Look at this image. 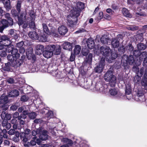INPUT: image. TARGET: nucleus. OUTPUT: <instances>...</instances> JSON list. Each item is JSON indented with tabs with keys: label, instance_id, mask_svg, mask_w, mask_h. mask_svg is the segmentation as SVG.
I'll return each mask as SVG.
<instances>
[{
	"label": "nucleus",
	"instance_id": "obj_1",
	"mask_svg": "<svg viewBox=\"0 0 147 147\" xmlns=\"http://www.w3.org/2000/svg\"><path fill=\"white\" fill-rule=\"evenodd\" d=\"M104 79L106 81L109 82L111 87L115 86L116 82V78L113 75V72L112 71L109 70L106 72L104 76Z\"/></svg>",
	"mask_w": 147,
	"mask_h": 147
},
{
	"label": "nucleus",
	"instance_id": "obj_2",
	"mask_svg": "<svg viewBox=\"0 0 147 147\" xmlns=\"http://www.w3.org/2000/svg\"><path fill=\"white\" fill-rule=\"evenodd\" d=\"M45 49L51 50L55 54L58 55L60 53L61 48L59 45L55 46L54 45H48L46 46Z\"/></svg>",
	"mask_w": 147,
	"mask_h": 147
},
{
	"label": "nucleus",
	"instance_id": "obj_3",
	"mask_svg": "<svg viewBox=\"0 0 147 147\" xmlns=\"http://www.w3.org/2000/svg\"><path fill=\"white\" fill-rule=\"evenodd\" d=\"M7 59L8 61L11 63V64L12 66L16 67H19L21 65V63L19 61L16 59V57L13 55H8L7 56Z\"/></svg>",
	"mask_w": 147,
	"mask_h": 147
},
{
	"label": "nucleus",
	"instance_id": "obj_4",
	"mask_svg": "<svg viewBox=\"0 0 147 147\" xmlns=\"http://www.w3.org/2000/svg\"><path fill=\"white\" fill-rule=\"evenodd\" d=\"M105 59L103 57L102 58L99 64L95 68V71L96 72L100 73L102 71L105 65Z\"/></svg>",
	"mask_w": 147,
	"mask_h": 147
},
{
	"label": "nucleus",
	"instance_id": "obj_5",
	"mask_svg": "<svg viewBox=\"0 0 147 147\" xmlns=\"http://www.w3.org/2000/svg\"><path fill=\"white\" fill-rule=\"evenodd\" d=\"M101 53L107 59V57H109L111 50L109 47L107 46H102L100 48Z\"/></svg>",
	"mask_w": 147,
	"mask_h": 147
},
{
	"label": "nucleus",
	"instance_id": "obj_6",
	"mask_svg": "<svg viewBox=\"0 0 147 147\" xmlns=\"http://www.w3.org/2000/svg\"><path fill=\"white\" fill-rule=\"evenodd\" d=\"M26 14L25 12H22L20 13V17H18V24L19 26L23 24L24 20L26 19Z\"/></svg>",
	"mask_w": 147,
	"mask_h": 147
},
{
	"label": "nucleus",
	"instance_id": "obj_7",
	"mask_svg": "<svg viewBox=\"0 0 147 147\" xmlns=\"http://www.w3.org/2000/svg\"><path fill=\"white\" fill-rule=\"evenodd\" d=\"M99 86L96 85V88L97 89L98 91H99L100 92L106 93L108 91V86L107 85L104 84V85H100V87H98Z\"/></svg>",
	"mask_w": 147,
	"mask_h": 147
},
{
	"label": "nucleus",
	"instance_id": "obj_8",
	"mask_svg": "<svg viewBox=\"0 0 147 147\" xmlns=\"http://www.w3.org/2000/svg\"><path fill=\"white\" fill-rule=\"evenodd\" d=\"M120 39L118 37V36L116 38L112 39L111 41V45L114 48H117L119 46Z\"/></svg>",
	"mask_w": 147,
	"mask_h": 147
},
{
	"label": "nucleus",
	"instance_id": "obj_9",
	"mask_svg": "<svg viewBox=\"0 0 147 147\" xmlns=\"http://www.w3.org/2000/svg\"><path fill=\"white\" fill-rule=\"evenodd\" d=\"M58 31L60 35H64L67 32L68 29L65 26H61L59 27Z\"/></svg>",
	"mask_w": 147,
	"mask_h": 147
},
{
	"label": "nucleus",
	"instance_id": "obj_10",
	"mask_svg": "<svg viewBox=\"0 0 147 147\" xmlns=\"http://www.w3.org/2000/svg\"><path fill=\"white\" fill-rule=\"evenodd\" d=\"M68 23L70 25H75L76 24V21L77 20V18H75L74 16H72L71 15H70L67 18Z\"/></svg>",
	"mask_w": 147,
	"mask_h": 147
},
{
	"label": "nucleus",
	"instance_id": "obj_11",
	"mask_svg": "<svg viewBox=\"0 0 147 147\" xmlns=\"http://www.w3.org/2000/svg\"><path fill=\"white\" fill-rule=\"evenodd\" d=\"M43 52V56L45 58H50L53 55V52L51 50H47L46 49Z\"/></svg>",
	"mask_w": 147,
	"mask_h": 147
},
{
	"label": "nucleus",
	"instance_id": "obj_12",
	"mask_svg": "<svg viewBox=\"0 0 147 147\" xmlns=\"http://www.w3.org/2000/svg\"><path fill=\"white\" fill-rule=\"evenodd\" d=\"M111 56H109V57H107L106 60L109 63H111L112 61L115 59L117 57V55L115 53L111 52Z\"/></svg>",
	"mask_w": 147,
	"mask_h": 147
},
{
	"label": "nucleus",
	"instance_id": "obj_13",
	"mask_svg": "<svg viewBox=\"0 0 147 147\" xmlns=\"http://www.w3.org/2000/svg\"><path fill=\"white\" fill-rule=\"evenodd\" d=\"M9 34L15 39H18V35L16 33V31L13 29H11L9 31Z\"/></svg>",
	"mask_w": 147,
	"mask_h": 147
},
{
	"label": "nucleus",
	"instance_id": "obj_14",
	"mask_svg": "<svg viewBox=\"0 0 147 147\" xmlns=\"http://www.w3.org/2000/svg\"><path fill=\"white\" fill-rule=\"evenodd\" d=\"M86 42L88 47L89 49H92L94 47V40L91 38H88Z\"/></svg>",
	"mask_w": 147,
	"mask_h": 147
},
{
	"label": "nucleus",
	"instance_id": "obj_15",
	"mask_svg": "<svg viewBox=\"0 0 147 147\" xmlns=\"http://www.w3.org/2000/svg\"><path fill=\"white\" fill-rule=\"evenodd\" d=\"M42 133L39 136V138L41 140H45L47 139L48 136L47 134L48 132L46 130L43 131Z\"/></svg>",
	"mask_w": 147,
	"mask_h": 147
},
{
	"label": "nucleus",
	"instance_id": "obj_16",
	"mask_svg": "<svg viewBox=\"0 0 147 147\" xmlns=\"http://www.w3.org/2000/svg\"><path fill=\"white\" fill-rule=\"evenodd\" d=\"M29 36L33 40H37L38 36L37 33L35 31H31L28 34Z\"/></svg>",
	"mask_w": 147,
	"mask_h": 147
},
{
	"label": "nucleus",
	"instance_id": "obj_17",
	"mask_svg": "<svg viewBox=\"0 0 147 147\" xmlns=\"http://www.w3.org/2000/svg\"><path fill=\"white\" fill-rule=\"evenodd\" d=\"M62 47L64 49L70 51L72 49V44L68 42H65L63 44Z\"/></svg>",
	"mask_w": 147,
	"mask_h": 147
},
{
	"label": "nucleus",
	"instance_id": "obj_18",
	"mask_svg": "<svg viewBox=\"0 0 147 147\" xmlns=\"http://www.w3.org/2000/svg\"><path fill=\"white\" fill-rule=\"evenodd\" d=\"M47 34H48L45 33H41L40 36H38V38L37 39L41 42H46L47 40Z\"/></svg>",
	"mask_w": 147,
	"mask_h": 147
},
{
	"label": "nucleus",
	"instance_id": "obj_19",
	"mask_svg": "<svg viewBox=\"0 0 147 147\" xmlns=\"http://www.w3.org/2000/svg\"><path fill=\"white\" fill-rule=\"evenodd\" d=\"M3 3L5 8L7 11H9L11 8L10 1L9 0H3Z\"/></svg>",
	"mask_w": 147,
	"mask_h": 147
},
{
	"label": "nucleus",
	"instance_id": "obj_20",
	"mask_svg": "<svg viewBox=\"0 0 147 147\" xmlns=\"http://www.w3.org/2000/svg\"><path fill=\"white\" fill-rule=\"evenodd\" d=\"M122 49H123V50L122 51V52H124L126 51H132L134 49V48L132 45L129 44L128 45H127L125 47L123 48V47H122L121 49L122 50Z\"/></svg>",
	"mask_w": 147,
	"mask_h": 147
},
{
	"label": "nucleus",
	"instance_id": "obj_21",
	"mask_svg": "<svg viewBox=\"0 0 147 147\" xmlns=\"http://www.w3.org/2000/svg\"><path fill=\"white\" fill-rule=\"evenodd\" d=\"M23 114H20L19 116V113L18 112H16L13 115V118H18V120H20L21 118H25L26 117Z\"/></svg>",
	"mask_w": 147,
	"mask_h": 147
},
{
	"label": "nucleus",
	"instance_id": "obj_22",
	"mask_svg": "<svg viewBox=\"0 0 147 147\" xmlns=\"http://www.w3.org/2000/svg\"><path fill=\"white\" fill-rule=\"evenodd\" d=\"M109 39L107 36H102L100 38V41L104 44H108Z\"/></svg>",
	"mask_w": 147,
	"mask_h": 147
},
{
	"label": "nucleus",
	"instance_id": "obj_23",
	"mask_svg": "<svg viewBox=\"0 0 147 147\" xmlns=\"http://www.w3.org/2000/svg\"><path fill=\"white\" fill-rule=\"evenodd\" d=\"M81 50V46L78 45H76L75 46L74 52L75 55H77L79 54Z\"/></svg>",
	"mask_w": 147,
	"mask_h": 147
},
{
	"label": "nucleus",
	"instance_id": "obj_24",
	"mask_svg": "<svg viewBox=\"0 0 147 147\" xmlns=\"http://www.w3.org/2000/svg\"><path fill=\"white\" fill-rule=\"evenodd\" d=\"M122 12L123 15L126 17L131 18V15L129 13L128 10L125 8H123Z\"/></svg>",
	"mask_w": 147,
	"mask_h": 147
},
{
	"label": "nucleus",
	"instance_id": "obj_25",
	"mask_svg": "<svg viewBox=\"0 0 147 147\" xmlns=\"http://www.w3.org/2000/svg\"><path fill=\"white\" fill-rule=\"evenodd\" d=\"M20 138L24 142H26L28 140L27 135H26L24 132L21 133Z\"/></svg>",
	"mask_w": 147,
	"mask_h": 147
},
{
	"label": "nucleus",
	"instance_id": "obj_26",
	"mask_svg": "<svg viewBox=\"0 0 147 147\" xmlns=\"http://www.w3.org/2000/svg\"><path fill=\"white\" fill-rule=\"evenodd\" d=\"M19 94V91L16 90H14L10 92L9 95L11 97L18 96Z\"/></svg>",
	"mask_w": 147,
	"mask_h": 147
},
{
	"label": "nucleus",
	"instance_id": "obj_27",
	"mask_svg": "<svg viewBox=\"0 0 147 147\" xmlns=\"http://www.w3.org/2000/svg\"><path fill=\"white\" fill-rule=\"evenodd\" d=\"M18 50L16 49H13L11 52V54L14 56L16 58H18L20 57V55L19 53H18Z\"/></svg>",
	"mask_w": 147,
	"mask_h": 147
},
{
	"label": "nucleus",
	"instance_id": "obj_28",
	"mask_svg": "<svg viewBox=\"0 0 147 147\" xmlns=\"http://www.w3.org/2000/svg\"><path fill=\"white\" fill-rule=\"evenodd\" d=\"M92 58V54L91 53H90L89 54L88 57L86 58L85 61L87 63H88L89 65H90L91 63Z\"/></svg>",
	"mask_w": 147,
	"mask_h": 147
},
{
	"label": "nucleus",
	"instance_id": "obj_29",
	"mask_svg": "<svg viewBox=\"0 0 147 147\" xmlns=\"http://www.w3.org/2000/svg\"><path fill=\"white\" fill-rule=\"evenodd\" d=\"M118 90L116 88L111 89L109 90V93L112 96L116 95L118 94Z\"/></svg>",
	"mask_w": 147,
	"mask_h": 147
},
{
	"label": "nucleus",
	"instance_id": "obj_30",
	"mask_svg": "<svg viewBox=\"0 0 147 147\" xmlns=\"http://www.w3.org/2000/svg\"><path fill=\"white\" fill-rule=\"evenodd\" d=\"M2 25L5 28H6L8 27L9 25V22L5 19H2L1 21Z\"/></svg>",
	"mask_w": 147,
	"mask_h": 147
},
{
	"label": "nucleus",
	"instance_id": "obj_31",
	"mask_svg": "<svg viewBox=\"0 0 147 147\" xmlns=\"http://www.w3.org/2000/svg\"><path fill=\"white\" fill-rule=\"evenodd\" d=\"M1 40L0 41V45L2 44V43L4 42L5 41L9 40L10 38H9L7 36L3 35L1 36L0 38Z\"/></svg>",
	"mask_w": 147,
	"mask_h": 147
},
{
	"label": "nucleus",
	"instance_id": "obj_32",
	"mask_svg": "<svg viewBox=\"0 0 147 147\" xmlns=\"http://www.w3.org/2000/svg\"><path fill=\"white\" fill-rule=\"evenodd\" d=\"M138 48L140 50H144L146 48V46L144 44L140 43L137 45Z\"/></svg>",
	"mask_w": 147,
	"mask_h": 147
},
{
	"label": "nucleus",
	"instance_id": "obj_33",
	"mask_svg": "<svg viewBox=\"0 0 147 147\" xmlns=\"http://www.w3.org/2000/svg\"><path fill=\"white\" fill-rule=\"evenodd\" d=\"M12 42L10 39L7 40L4 42L2 43L1 45H4V46L9 47L10 45H11Z\"/></svg>",
	"mask_w": 147,
	"mask_h": 147
},
{
	"label": "nucleus",
	"instance_id": "obj_34",
	"mask_svg": "<svg viewBox=\"0 0 147 147\" xmlns=\"http://www.w3.org/2000/svg\"><path fill=\"white\" fill-rule=\"evenodd\" d=\"M42 26L43 31L45 32V33L49 34L50 33L47 25L45 24H43L42 25Z\"/></svg>",
	"mask_w": 147,
	"mask_h": 147
},
{
	"label": "nucleus",
	"instance_id": "obj_35",
	"mask_svg": "<svg viewBox=\"0 0 147 147\" xmlns=\"http://www.w3.org/2000/svg\"><path fill=\"white\" fill-rule=\"evenodd\" d=\"M128 60L129 64L131 65L134 62V57L132 55H130L128 58Z\"/></svg>",
	"mask_w": 147,
	"mask_h": 147
},
{
	"label": "nucleus",
	"instance_id": "obj_36",
	"mask_svg": "<svg viewBox=\"0 0 147 147\" xmlns=\"http://www.w3.org/2000/svg\"><path fill=\"white\" fill-rule=\"evenodd\" d=\"M127 28L128 30L132 31L136 30L138 29V27L135 25L128 26L127 27Z\"/></svg>",
	"mask_w": 147,
	"mask_h": 147
},
{
	"label": "nucleus",
	"instance_id": "obj_37",
	"mask_svg": "<svg viewBox=\"0 0 147 147\" xmlns=\"http://www.w3.org/2000/svg\"><path fill=\"white\" fill-rule=\"evenodd\" d=\"M72 12L73 13V15L72 16H74L75 18H77L80 15V11L79 10H77L76 11L73 10L72 11Z\"/></svg>",
	"mask_w": 147,
	"mask_h": 147
},
{
	"label": "nucleus",
	"instance_id": "obj_38",
	"mask_svg": "<svg viewBox=\"0 0 147 147\" xmlns=\"http://www.w3.org/2000/svg\"><path fill=\"white\" fill-rule=\"evenodd\" d=\"M41 128H39L37 129V131H36L33 130L32 131V134L33 136H35L36 134H41Z\"/></svg>",
	"mask_w": 147,
	"mask_h": 147
},
{
	"label": "nucleus",
	"instance_id": "obj_39",
	"mask_svg": "<svg viewBox=\"0 0 147 147\" xmlns=\"http://www.w3.org/2000/svg\"><path fill=\"white\" fill-rule=\"evenodd\" d=\"M84 3L82 2H79L77 3V7L80 10L84 8Z\"/></svg>",
	"mask_w": 147,
	"mask_h": 147
},
{
	"label": "nucleus",
	"instance_id": "obj_40",
	"mask_svg": "<svg viewBox=\"0 0 147 147\" xmlns=\"http://www.w3.org/2000/svg\"><path fill=\"white\" fill-rule=\"evenodd\" d=\"M28 116L30 118L34 119L36 118L37 115L35 112H33L29 113Z\"/></svg>",
	"mask_w": 147,
	"mask_h": 147
},
{
	"label": "nucleus",
	"instance_id": "obj_41",
	"mask_svg": "<svg viewBox=\"0 0 147 147\" xmlns=\"http://www.w3.org/2000/svg\"><path fill=\"white\" fill-rule=\"evenodd\" d=\"M27 108H29L28 106H24L20 107L18 110V112L20 113L22 112V111L25 109H27Z\"/></svg>",
	"mask_w": 147,
	"mask_h": 147
},
{
	"label": "nucleus",
	"instance_id": "obj_42",
	"mask_svg": "<svg viewBox=\"0 0 147 147\" xmlns=\"http://www.w3.org/2000/svg\"><path fill=\"white\" fill-rule=\"evenodd\" d=\"M36 137H34L30 141V144L32 146H35L36 144Z\"/></svg>",
	"mask_w": 147,
	"mask_h": 147
},
{
	"label": "nucleus",
	"instance_id": "obj_43",
	"mask_svg": "<svg viewBox=\"0 0 147 147\" xmlns=\"http://www.w3.org/2000/svg\"><path fill=\"white\" fill-rule=\"evenodd\" d=\"M11 13L13 17H17V18L18 17V13L15 9H12L11 10Z\"/></svg>",
	"mask_w": 147,
	"mask_h": 147
},
{
	"label": "nucleus",
	"instance_id": "obj_44",
	"mask_svg": "<svg viewBox=\"0 0 147 147\" xmlns=\"http://www.w3.org/2000/svg\"><path fill=\"white\" fill-rule=\"evenodd\" d=\"M21 2L20 1H18L17 5L16 8L18 12L19 13L20 11V7L21 6Z\"/></svg>",
	"mask_w": 147,
	"mask_h": 147
},
{
	"label": "nucleus",
	"instance_id": "obj_45",
	"mask_svg": "<svg viewBox=\"0 0 147 147\" xmlns=\"http://www.w3.org/2000/svg\"><path fill=\"white\" fill-rule=\"evenodd\" d=\"M7 48H6V50L8 52H11L14 47V46L13 45H10L9 47H7Z\"/></svg>",
	"mask_w": 147,
	"mask_h": 147
},
{
	"label": "nucleus",
	"instance_id": "obj_46",
	"mask_svg": "<svg viewBox=\"0 0 147 147\" xmlns=\"http://www.w3.org/2000/svg\"><path fill=\"white\" fill-rule=\"evenodd\" d=\"M50 34L56 37H58V35L57 32L56 30L52 31L50 33Z\"/></svg>",
	"mask_w": 147,
	"mask_h": 147
},
{
	"label": "nucleus",
	"instance_id": "obj_47",
	"mask_svg": "<svg viewBox=\"0 0 147 147\" xmlns=\"http://www.w3.org/2000/svg\"><path fill=\"white\" fill-rule=\"evenodd\" d=\"M29 27L32 29H34L35 27L34 22L33 21H31L29 24Z\"/></svg>",
	"mask_w": 147,
	"mask_h": 147
},
{
	"label": "nucleus",
	"instance_id": "obj_48",
	"mask_svg": "<svg viewBox=\"0 0 147 147\" xmlns=\"http://www.w3.org/2000/svg\"><path fill=\"white\" fill-rule=\"evenodd\" d=\"M28 99V97L26 95L22 96L21 98V100L24 102L27 101Z\"/></svg>",
	"mask_w": 147,
	"mask_h": 147
},
{
	"label": "nucleus",
	"instance_id": "obj_49",
	"mask_svg": "<svg viewBox=\"0 0 147 147\" xmlns=\"http://www.w3.org/2000/svg\"><path fill=\"white\" fill-rule=\"evenodd\" d=\"M63 140L64 141L66 142L67 143V144H69L72 145L73 144L72 141L71 140L67 138H64L63 139Z\"/></svg>",
	"mask_w": 147,
	"mask_h": 147
},
{
	"label": "nucleus",
	"instance_id": "obj_50",
	"mask_svg": "<svg viewBox=\"0 0 147 147\" xmlns=\"http://www.w3.org/2000/svg\"><path fill=\"white\" fill-rule=\"evenodd\" d=\"M24 44V42L23 41L20 42L16 44V46L18 47L21 48L23 46Z\"/></svg>",
	"mask_w": 147,
	"mask_h": 147
},
{
	"label": "nucleus",
	"instance_id": "obj_51",
	"mask_svg": "<svg viewBox=\"0 0 147 147\" xmlns=\"http://www.w3.org/2000/svg\"><path fill=\"white\" fill-rule=\"evenodd\" d=\"M16 131L15 129H11L8 132V133L10 135H12L15 133Z\"/></svg>",
	"mask_w": 147,
	"mask_h": 147
},
{
	"label": "nucleus",
	"instance_id": "obj_52",
	"mask_svg": "<svg viewBox=\"0 0 147 147\" xmlns=\"http://www.w3.org/2000/svg\"><path fill=\"white\" fill-rule=\"evenodd\" d=\"M6 114L5 111H3L1 114V117L3 119H5Z\"/></svg>",
	"mask_w": 147,
	"mask_h": 147
},
{
	"label": "nucleus",
	"instance_id": "obj_53",
	"mask_svg": "<svg viewBox=\"0 0 147 147\" xmlns=\"http://www.w3.org/2000/svg\"><path fill=\"white\" fill-rule=\"evenodd\" d=\"M37 48L39 50H40L41 51H43L44 49V46L41 45H38L37 46Z\"/></svg>",
	"mask_w": 147,
	"mask_h": 147
},
{
	"label": "nucleus",
	"instance_id": "obj_54",
	"mask_svg": "<svg viewBox=\"0 0 147 147\" xmlns=\"http://www.w3.org/2000/svg\"><path fill=\"white\" fill-rule=\"evenodd\" d=\"M8 22H9V25L10 26H12L13 24V21L11 18L7 20Z\"/></svg>",
	"mask_w": 147,
	"mask_h": 147
},
{
	"label": "nucleus",
	"instance_id": "obj_55",
	"mask_svg": "<svg viewBox=\"0 0 147 147\" xmlns=\"http://www.w3.org/2000/svg\"><path fill=\"white\" fill-rule=\"evenodd\" d=\"M6 117L5 119L7 120H10L11 118V115L7 113Z\"/></svg>",
	"mask_w": 147,
	"mask_h": 147
},
{
	"label": "nucleus",
	"instance_id": "obj_56",
	"mask_svg": "<svg viewBox=\"0 0 147 147\" xmlns=\"http://www.w3.org/2000/svg\"><path fill=\"white\" fill-rule=\"evenodd\" d=\"M18 108V106L16 105H12L10 107V109L13 111H15Z\"/></svg>",
	"mask_w": 147,
	"mask_h": 147
},
{
	"label": "nucleus",
	"instance_id": "obj_57",
	"mask_svg": "<svg viewBox=\"0 0 147 147\" xmlns=\"http://www.w3.org/2000/svg\"><path fill=\"white\" fill-rule=\"evenodd\" d=\"M7 55L5 51H2L1 52L0 56L2 57H4Z\"/></svg>",
	"mask_w": 147,
	"mask_h": 147
},
{
	"label": "nucleus",
	"instance_id": "obj_58",
	"mask_svg": "<svg viewBox=\"0 0 147 147\" xmlns=\"http://www.w3.org/2000/svg\"><path fill=\"white\" fill-rule=\"evenodd\" d=\"M7 81L9 83L13 84L14 82V80L12 78H10L8 79Z\"/></svg>",
	"mask_w": 147,
	"mask_h": 147
},
{
	"label": "nucleus",
	"instance_id": "obj_59",
	"mask_svg": "<svg viewBox=\"0 0 147 147\" xmlns=\"http://www.w3.org/2000/svg\"><path fill=\"white\" fill-rule=\"evenodd\" d=\"M5 18L7 19V20L9 19L11 17H10V15L9 13H7L4 15Z\"/></svg>",
	"mask_w": 147,
	"mask_h": 147
},
{
	"label": "nucleus",
	"instance_id": "obj_60",
	"mask_svg": "<svg viewBox=\"0 0 147 147\" xmlns=\"http://www.w3.org/2000/svg\"><path fill=\"white\" fill-rule=\"evenodd\" d=\"M10 63H5V68L6 70L8 71L10 69Z\"/></svg>",
	"mask_w": 147,
	"mask_h": 147
},
{
	"label": "nucleus",
	"instance_id": "obj_61",
	"mask_svg": "<svg viewBox=\"0 0 147 147\" xmlns=\"http://www.w3.org/2000/svg\"><path fill=\"white\" fill-rule=\"evenodd\" d=\"M136 0H128L127 3L129 4H133L135 3Z\"/></svg>",
	"mask_w": 147,
	"mask_h": 147
},
{
	"label": "nucleus",
	"instance_id": "obj_62",
	"mask_svg": "<svg viewBox=\"0 0 147 147\" xmlns=\"http://www.w3.org/2000/svg\"><path fill=\"white\" fill-rule=\"evenodd\" d=\"M85 31H86V30H85L84 29L81 28V29H79V30H78L75 33H82V32H84Z\"/></svg>",
	"mask_w": 147,
	"mask_h": 147
},
{
	"label": "nucleus",
	"instance_id": "obj_63",
	"mask_svg": "<svg viewBox=\"0 0 147 147\" xmlns=\"http://www.w3.org/2000/svg\"><path fill=\"white\" fill-rule=\"evenodd\" d=\"M42 121V120L40 119H36L34 120V123H40Z\"/></svg>",
	"mask_w": 147,
	"mask_h": 147
},
{
	"label": "nucleus",
	"instance_id": "obj_64",
	"mask_svg": "<svg viewBox=\"0 0 147 147\" xmlns=\"http://www.w3.org/2000/svg\"><path fill=\"white\" fill-rule=\"evenodd\" d=\"M140 55L141 56H143V57L142 58H144L147 56V52L146 51H144Z\"/></svg>",
	"mask_w": 147,
	"mask_h": 147
}]
</instances>
